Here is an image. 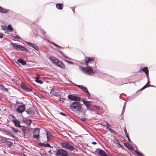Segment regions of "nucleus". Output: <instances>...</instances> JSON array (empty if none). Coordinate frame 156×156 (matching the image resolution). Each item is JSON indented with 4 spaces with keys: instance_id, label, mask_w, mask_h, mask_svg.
Instances as JSON below:
<instances>
[{
    "instance_id": "23",
    "label": "nucleus",
    "mask_w": 156,
    "mask_h": 156,
    "mask_svg": "<svg viewBox=\"0 0 156 156\" xmlns=\"http://www.w3.org/2000/svg\"><path fill=\"white\" fill-rule=\"evenodd\" d=\"M56 7L59 10H62V5L60 3H57L56 5Z\"/></svg>"
},
{
    "instance_id": "53",
    "label": "nucleus",
    "mask_w": 156,
    "mask_h": 156,
    "mask_svg": "<svg viewBox=\"0 0 156 156\" xmlns=\"http://www.w3.org/2000/svg\"><path fill=\"white\" fill-rule=\"evenodd\" d=\"M103 156H109L106 153H105L104 154V155Z\"/></svg>"
},
{
    "instance_id": "25",
    "label": "nucleus",
    "mask_w": 156,
    "mask_h": 156,
    "mask_svg": "<svg viewBox=\"0 0 156 156\" xmlns=\"http://www.w3.org/2000/svg\"><path fill=\"white\" fill-rule=\"evenodd\" d=\"M142 70L146 74H147L149 73V71L147 67H145L142 69Z\"/></svg>"
},
{
    "instance_id": "60",
    "label": "nucleus",
    "mask_w": 156,
    "mask_h": 156,
    "mask_svg": "<svg viewBox=\"0 0 156 156\" xmlns=\"http://www.w3.org/2000/svg\"><path fill=\"white\" fill-rule=\"evenodd\" d=\"M51 43V44H53V45H54L55 43H54V42H52Z\"/></svg>"
},
{
    "instance_id": "50",
    "label": "nucleus",
    "mask_w": 156,
    "mask_h": 156,
    "mask_svg": "<svg viewBox=\"0 0 156 156\" xmlns=\"http://www.w3.org/2000/svg\"><path fill=\"white\" fill-rule=\"evenodd\" d=\"M58 48H60L61 49L64 48L63 47H61V46H59L58 45Z\"/></svg>"
},
{
    "instance_id": "1",
    "label": "nucleus",
    "mask_w": 156,
    "mask_h": 156,
    "mask_svg": "<svg viewBox=\"0 0 156 156\" xmlns=\"http://www.w3.org/2000/svg\"><path fill=\"white\" fill-rule=\"evenodd\" d=\"M94 57H86L85 61L87 67L84 68L83 66H80V69L81 71H84L90 75H94V72L93 71L92 68H95L96 63L94 62Z\"/></svg>"
},
{
    "instance_id": "31",
    "label": "nucleus",
    "mask_w": 156,
    "mask_h": 156,
    "mask_svg": "<svg viewBox=\"0 0 156 156\" xmlns=\"http://www.w3.org/2000/svg\"><path fill=\"white\" fill-rule=\"evenodd\" d=\"M1 27L2 28V29L5 31L6 32L8 31V29L6 28V27L3 25H1Z\"/></svg>"
},
{
    "instance_id": "44",
    "label": "nucleus",
    "mask_w": 156,
    "mask_h": 156,
    "mask_svg": "<svg viewBox=\"0 0 156 156\" xmlns=\"http://www.w3.org/2000/svg\"><path fill=\"white\" fill-rule=\"evenodd\" d=\"M107 125H108V126L106 127V129H107L108 130H109V129H110V128L108 127V126L110 125L109 124H108V123H107Z\"/></svg>"
},
{
    "instance_id": "27",
    "label": "nucleus",
    "mask_w": 156,
    "mask_h": 156,
    "mask_svg": "<svg viewBox=\"0 0 156 156\" xmlns=\"http://www.w3.org/2000/svg\"><path fill=\"white\" fill-rule=\"evenodd\" d=\"M98 153L101 156H103L105 152L102 149H101L99 151Z\"/></svg>"
},
{
    "instance_id": "49",
    "label": "nucleus",
    "mask_w": 156,
    "mask_h": 156,
    "mask_svg": "<svg viewBox=\"0 0 156 156\" xmlns=\"http://www.w3.org/2000/svg\"><path fill=\"white\" fill-rule=\"evenodd\" d=\"M82 119L83 121H86L87 120L85 118H83Z\"/></svg>"
},
{
    "instance_id": "20",
    "label": "nucleus",
    "mask_w": 156,
    "mask_h": 156,
    "mask_svg": "<svg viewBox=\"0 0 156 156\" xmlns=\"http://www.w3.org/2000/svg\"><path fill=\"white\" fill-rule=\"evenodd\" d=\"M57 51L59 53H60L65 58L68 59L69 60H71V59L69 57L66 56L64 54L63 52L60 50L58 49Z\"/></svg>"
},
{
    "instance_id": "10",
    "label": "nucleus",
    "mask_w": 156,
    "mask_h": 156,
    "mask_svg": "<svg viewBox=\"0 0 156 156\" xmlns=\"http://www.w3.org/2000/svg\"><path fill=\"white\" fill-rule=\"evenodd\" d=\"M26 43L28 45H29L30 46L32 47V48H33L34 49H35L37 51H38V50H39L38 48V46L36 44H34L30 43L29 42H27Z\"/></svg>"
},
{
    "instance_id": "21",
    "label": "nucleus",
    "mask_w": 156,
    "mask_h": 156,
    "mask_svg": "<svg viewBox=\"0 0 156 156\" xmlns=\"http://www.w3.org/2000/svg\"><path fill=\"white\" fill-rule=\"evenodd\" d=\"M5 133L6 135H8L13 138L15 137L9 132L6 131Z\"/></svg>"
},
{
    "instance_id": "5",
    "label": "nucleus",
    "mask_w": 156,
    "mask_h": 156,
    "mask_svg": "<svg viewBox=\"0 0 156 156\" xmlns=\"http://www.w3.org/2000/svg\"><path fill=\"white\" fill-rule=\"evenodd\" d=\"M68 153L66 150L63 149H58L55 155L56 156H67Z\"/></svg>"
},
{
    "instance_id": "13",
    "label": "nucleus",
    "mask_w": 156,
    "mask_h": 156,
    "mask_svg": "<svg viewBox=\"0 0 156 156\" xmlns=\"http://www.w3.org/2000/svg\"><path fill=\"white\" fill-rule=\"evenodd\" d=\"M82 101L87 108H88V107L91 105V103L90 101H86L84 99L82 100Z\"/></svg>"
},
{
    "instance_id": "35",
    "label": "nucleus",
    "mask_w": 156,
    "mask_h": 156,
    "mask_svg": "<svg viewBox=\"0 0 156 156\" xmlns=\"http://www.w3.org/2000/svg\"><path fill=\"white\" fill-rule=\"evenodd\" d=\"M42 145H44L45 146L47 147H50V145L48 143H47L46 144H44V143H42L41 144Z\"/></svg>"
},
{
    "instance_id": "43",
    "label": "nucleus",
    "mask_w": 156,
    "mask_h": 156,
    "mask_svg": "<svg viewBox=\"0 0 156 156\" xmlns=\"http://www.w3.org/2000/svg\"><path fill=\"white\" fill-rule=\"evenodd\" d=\"M3 34L2 33H0V38H2L3 37Z\"/></svg>"
},
{
    "instance_id": "15",
    "label": "nucleus",
    "mask_w": 156,
    "mask_h": 156,
    "mask_svg": "<svg viewBox=\"0 0 156 156\" xmlns=\"http://www.w3.org/2000/svg\"><path fill=\"white\" fill-rule=\"evenodd\" d=\"M9 10L4 9L0 6V12L3 13H6L8 12Z\"/></svg>"
},
{
    "instance_id": "26",
    "label": "nucleus",
    "mask_w": 156,
    "mask_h": 156,
    "mask_svg": "<svg viewBox=\"0 0 156 156\" xmlns=\"http://www.w3.org/2000/svg\"><path fill=\"white\" fill-rule=\"evenodd\" d=\"M6 139V138L5 137L0 136V143H3L5 142Z\"/></svg>"
},
{
    "instance_id": "46",
    "label": "nucleus",
    "mask_w": 156,
    "mask_h": 156,
    "mask_svg": "<svg viewBox=\"0 0 156 156\" xmlns=\"http://www.w3.org/2000/svg\"><path fill=\"white\" fill-rule=\"evenodd\" d=\"M67 63L69 64H73V63L72 62H70V61H68V62H67Z\"/></svg>"
},
{
    "instance_id": "39",
    "label": "nucleus",
    "mask_w": 156,
    "mask_h": 156,
    "mask_svg": "<svg viewBox=\"0 0 156 156\" xmlns=\"http://www.w3.org/2000/svg\"><path fill=\"white\" fill-rule=\"evenodd\" d=\"M128 149L130 151H134V150H135L133 148L130 146L128 147Z\"/></svg>"
},
{
    "instance_id": "6",
    "label": "nucleus",
    "mask_w": 156,
    "mask_h": 156,
    "mask_svg": "<svg viewBox=\"0 0 156 156\" xmlns=\"http://www.w3.org/2000/svg\"><path fill=\"white\" fill-rule=\"evenodd\" d=\"M68 98L69 99L74 101H80L81 99L80 97L75 96L72 94L69 95L68 96Z\"/></svg>"
},
{
    "instance_id": "3",
    "label": "nucleus",
    "mask_w": 156,
    "mask_h": 156,
    "mask_svg": "<svg viewBox=\"0 0 156 156\" xmlns=\"http://www.w3.org/2000/svg\"><path fill=\"white\" fill-rule=\"evenodd\" d=\"M49 59L55 66H58L62 69H64L65 68V65L57 58L53 56H50Z\"/></svg>"
},
{
    "instance_id": "22",
    "label": "nucleus",
    "mask_w": 156,
    "mask_h": 156,
    "mask_svg": "<svg viewBox=\"0 0 156 156\" xmlns=\"http://www.w3.org/2000/svg\"><path fill=\"white\" fill-rule=\"evenodd\" d=\"M17 61L19 63L23 65H24L26 64V62L24 61L23 59H18L17 60Z\"/></svg>"
},
{
    "instance_id": "8",
    "label": "nucleus",
    "mask_w": 156,
    "mask_h": 156,
    "mask_svg": "<svg viewBox=\"0 0 156 156\" xmlns=\"http://www.w3.org/2000/svg\"><path fill=\"white\" fill-rule=\"evenodd\" d=\"M12 117V121L14 123L16 126L20 128L22 126H20V121L16 119L14 116L13 115Z\"/></svg>"
},
{
    "instance_id": "61",
    "label": "nucleus",
    "mask_w": 156,
    "mask_h": 156,
    "mask_svg": "<svg viewBox=\"0 0 156 156\" xmlns=\"http://www.w3.org/2000/svg\"><path fill=\"white\" fill-rule=\"evenodd\" d=\"M125 134L126 135V136L127 135H128L127 132H126V133H125Z\"/></svg>"
},
{
    "instance_id": "37",
    "label": "nucleus",
    "mask_w": 156,
    "mask_h": 156,
    "mask_svg": "<svg viewBox=\"0 0 156 156\" xmlns=\"http://www.w3.org/2000/svg\"><path fill=\"white\" fill-rule=\"evenodd\" d=\"M94 108H95V109L96 111H98L99 110L100 107L99 106H95Z\"/></svg>"
},
{
    "instance_id": "56",
    "label": "nucleus",
    "mask_w": 156,
    "mask_h": 156,
    "mask_svg": "<svg viewBox=\"0 0 156 156\" xmlns=\"http://www.w3.org/2000/svg\"><path fill=\"white\" fill-rule=\"evenodd\" d=\"M46 135H47V141H48V135L47 133Z\"/></svg>"
},
{
    "instance_id": "34",
    "label": "nucleus",
    "mask_w": 156,
    "mask_h": 156,
    "mask_svg": "<svg viewBox=\"0 0 156 156\" xmlns=\"http://www.w3.org/2000/svg\"><path fill=\"white\" fill-rule=\"evenodd\" d=\"M21 87L26 91L29 90L28 88L25 85H21Z\"/></svg>"
},
{
    "instance_id": "12",
    "label": "nucleus",
    "mask_w": 156,
    "mask_h": 156,
    "mask_svg": "<svg viewBox=\"0 0 156 156\" xmlns=\"http://www.w3.org/2000/svg\"><path fill=\"white\" fill-rule=\"evenodd\" d=\"M25 112L27 113L29 116L32 115L34 114V112L30 108L26 109Z\"/></svg>"
},
{
    "instance_id": "33",
    "label": "nucleus",
    "mask_w": 156,
    "mask_h": 156,
    "mask_svg": "<svg viewBox=\"0 0 156 156\" xmlns=\"http://www.w3.org/2000/svg\"><path fill=\"white\" fill-rule=\"evenodd\" d=\"M113 142L114 143V144H115L116 145H118V144L119 143V141L116 139H113Z\"/></svg>"
},
{
    "instance_id": "32",
    "label": "nucleus",
    "mask_w": 156,
    "mask_h": 156,
    "mask_svg": "<svg viewBox=\"0 0 156 156\" xmlns=\"http://www.w3.org/2000/svg\"><path fill=\"white\" fill-rule=\"evenodd\" d=\"M23 128L22 129V133H23L24 134V136H25V131L26 130V128L25 127L22 126Z\"/></svg>"
},
{
    "instance_id": "59",
    "label": "nucleus",
    "mask_w": 156,
    "mask_h": 156,
    "mask_svg": "<svg viewBox=\"0 0 156 156\" xmlns=\"http://www.w3.org/2000/svg\"><path fill=\"white\" fill-rule=\"evenodd\" d=\"M64 60L65 62H68V61H67V60H66V59H64Z\"/></svg>"
},
{
    "instance_id": "11",
    "label": "nucleus",
    "mask_w": 156,
    "mask_h": 156,
    "mask_svg": "<svg viewBox=\"0 0 156 156\" xmlns=\"http://www.w3.org/2000/svg\"><path fill=\"white\" fill-rule=\"evenodd\" d=\"M78 88L82 89L85 92L89 94V93L88 92L86 87H84L83 85H76Z\"/></svg>"
},
{
    "instance_id": "14",
    "label": "nucleus",
    "mask_w": 156,
    "mask_h": 156,
    "mask_svg": "<svg viewBox=\"0 0 156 156\" xmlns=\"http://www.w3.org/2000/svg\"><path fill=\"white\" fill-rule=\"evenodd\" d=\"M22 121L28 125H30L31 123V120L27 119L26 118H23L22 120Z\"/></svg>"
},
{
    "instance_id": "64",
    "label": "nucleus",
    "mask_w": 156,
    "mask_h": 156,
    "mask_svg": "<svg viewBox=\"0 0 156 156\" xmlns=\"http://www.w3.org/2000/svg\"><path fill=\"white\" fill-rule=\"evenodd\" d=\"M150 86H151V87H153V85H151V86L150 85Z\"/></svg>"
},
{
    "instance_id": "47",
    "label": "nucleus",
    "mask_w": 156,
    "mask_h": 156,
    "mask_svg": "<svg viewBox=\"0 0 156 156\" xmlns=\"http://www.w3.org/2000/svg\"><path fill=\"white\" fill-rule=\"evenodd\" d=\"M117 145H118L117 146H118L119 147H122V146L119 143H118Z\"/></svg>"
},
{
    "instance_id": "18",
    "label": "nucleus",
    "mask_w": 156,
    "mask_h": 156,
    "mask_svg": "<svg viewBox=\"0 0 156 156\" xmlns=\"http://www.w3.org/2000/svg\"><path fill=\"white\" fill-rule=\"evenodd\" d=\"M4 143L6 144L9 147H11L12 145V143L11 141H9L6 139Z\"/></svg>"
},
{
    "instance_id": "52",
    "label": "nucleus",
    "mask_w": 156,
    "mask_h": 156,
    "mask_svg": "<svg viewBox=\"0 0 156 156\" xmlns=\"http://www.w3.org/2000/svg\"><path fill=\"white\" fill-rule=\"evenodd\" d=\"M60 114H61V115H64V116H65L66 115L64 113H62V112H60Z\"/></svg>"
},
{
    "instance_id": "42",
    "label": "nucleus",
    "mask_w": 156,
    "mask_h": 156,
    "mask_svg": "<svg viewBox=\"0 0 156 156\" xmlns=\"http://www.w3.org/2000/svg\"><path fill=\"white\" fill-rule=\"evenodd\" d=\"M40 30L41 32H42L44 34L46 33L45 31L44 30L40 29Z\"/></svg>"
},
{
    "instance_id": "63",
    "label": "nucleus",
    "mask_w": 156,
    "mask_h": 156,
    "mask_svg": "<svg viewBox=\"0 0 156 156\" xmlns=\"http://www.w3.org/2000/svg\"><path fill=\"white\" fill-rule=\"evenodd\" d=\"M4 89H5V90H7V89H6V88H4Z\"/></svg>"
},
{
    "instance_id": "30",
    "label": "nucleus",
    "mask_w": 156,
    "mask_h": 156,
    "mask_svg": "<svg viewBox=\"0 0 156 156\" xmlns=\"http://www.w3.org/2000/svg\"><path fill=\"white\" fill-rule=\"evenodd\" d=\"M134 152L136 153V154L138 156H144L143 155L142 153H141L138 151H137L136 150H134Z\"/></svg>"
},
{
    "instance_id": "2",
    "label": "nucleus",
    "mask_w": 156,
    "mask_h": 156,
    "mask_svg": "<svg viewBox=\"0 0 156 156\" xmlns=\"http://www.w3.org/2000/svg\"><path fill=\"white\" fill-rule=\"evenodd\" d=\"M70 107L71 110L76 113H79L82 110V105L80 101H76L72 102L70 104Z\"/></svg>"
},
{
    "instance_id": "54",
    "label": "nucleus",
    "mask_w": 156,
    "mask_h": 156,
    "mask_svg": "<svg viewBox=\"0 0 156 156\" xmlns=\"http://www.w3.org/2000/svg\"><path fill=\"white\" fill-rule=\"evenodd\" d=\"M54 46H55L57 47H58V45L57 44H55V43H54Z\"/></svg>"
},
{
    "instance_id": "16",
    "label": "nucleus",
    "mask_w": 156,
    "mask_h": 156,
    "mask_svg": "<svg viewBox=\"0 0 156 156\" xmlns=\"http://www.w3.org/2000/svg\"><path fill=\"white\" fill-rule=\"evenodd\" d=\"M19 49L21 51L25 52V53H27L28 52V50L25 47L23 46H20Z\"/></svg>"
},
{
    "instance_id": "40",
    "label": "nucleus",
    "mask_w": 156,
    "mask_h": 156,
    "mask_svg": "<svg viewBox=\"0 0 156 156\" xmlns=\"http://www.w3.org/2000/svg\"><path fill=\"white\" fill-rule=\"evenodd\" d=\"M12 130L16 133H17L18 132V130L17 129H15L12 127Z\"/></svg>"
},
{
    "instance_id": "48",
    "label": "nucleus",
    "mask_w": 156,
    "mask_h": 156,
    "mask_svg": "<svg viewBox=\"0 0 156 156\" xmlns=\"http://www.w3.org/2000/svg\"><path fill=\"white\" fill-rule=\"evenodd\" d=\"M126 102H125V104H124V107H123V110L122 112H123L124 111V109H125V105H126Z\"/></svg>"
},
{
    "instance_id": "19",
    "label": "nucleus",
    "mask_w": 156,
    "mask_h": 156,
    "mask_svg": "<svg viewBox=\"0 0 156 156\" xmlns=\"http://www.w3.org/2000/svg\"><path fill=\"white\" fill-rule=\"evenodd\" d=\"M150 83V81L149 80L148 81V82L142 88L140 89V90H142L144 89H145L146 88L149 87L150 86V85L149 84V83Z\"/></svg>"
},
{
    "instance_id": "55",
    "label": "nucleus",
    "mask_w": 156,
    "mask_h": 156,
    "mask_svg": "<svg viewBox=\"0 0 156 156\" xmlns=\"http://www.w3.org/2000/svg\"><path fill=\"white\" fill-rule=\"evenodd\" d=\"M15 38H18V39H20V38L18 36H16L15 37Z\"/></svg>"
},
{
    "instance_id": "58",
    "label": "nucleus",
    "mask_w": 156,
    "mask_h": 156,
    "mask_svg": "<svg viewBox=\"0 0 156 156\" xmlns=\"http://www.w3.org/2000/svg\"><path fill=\"white\" fill-rule=\"evenodd\" d=\"M92 144H96V143L95 142H93L92 143Z\"/></svg>"
},
{
    "instance_id": "57",
    "label": "nucleus",
    "mask_w": 156,
    "mask_h": 156,
    "mask_svg": "<svg viewBox=\"0 0 156 156\" xmlns=\"http://www.w3.org/2000/svg\"><path fill=\"white\" fill-rule=\"evenodd\" d=\"M124 131L125 133H126L127 132L125 128L124 129Z\"/></svg>"
},
{
    "instance_id": "36",
    "label": "nucleus",
    "mask_w": 156,
    "mask_h": 156,
    "mask_svg": "<svg viewBox=\"0 0 156 156\" xmlns=\"http://www.w3.org/2000/svg\"><path fill=\"white\" fill-rule=\"evenodd\" d=\"M109 131L113 133L114 134H115L116 133V132L114 130H113L112 129H109Z\"/></svg>"
},
{
    "instance_id": "62",
    "label": "nucleus",
    "mask_w": 156,
    "mask_h": 156,
    "mask_svg": "<svg viewBox=\"0 0 156 156\" xmlns=\"http://www.w3.org/2000/svg\"><path fill=\"white\" fill-rule=\"evenodd\" d=\"M72 10L73 11V12H74V9H72Z\"/></svg>"
},
{
    "instance_id": "24",
    "label": "nucleus",
    "mask_w": 156,
    "mask_h": 156,
    "mask_svg": "<svg viewBox=\"0 0 156 156\" xmlns=\"http://www.w3.org/2000/svg\"><path fill=\"white\" fill-rule=\"evenodd\" d=\"M11 44L14 47L16 48L17 49H19L20 47V45H19L15 43H11Z\"/></svg>"
},
{
    "instance_id": "38",
    "label": "nucleus",
    "mask_w": 156,
    "mask_h": 156,
    "mask_svg": "<svg viewBox=\"0 0 156 156\" xmlns=\"http://www.w3.org/2000/svg\"><path fill=\"white\" fill-rule=\"evenodd\" d=\"M124 144L125 146L127 148L129 147V144L128 143H124Z\"/></svg>"
},
{
    "instance_id": "45",
    "label": "nucleus",
    "mask_w": 156,
    "mask_h": 156,
    "mask_svg": "<svg viewBox=\"0 0 156 156\" xmlns=\"http://www.w3.org/2000/svg\"><path fill=\"white\" fill-rule=\"evenodd\" d=\"M0 87L3 88H4V85L2 84V83L0 82Z\"/></svg>"
},
{
    "instance_id": "17",
    "label": "nucleus",
    "mask_w": 156,
    "mask_h": 156,
    "mask_svg": "<svg viewBox=\"0 0 156 156\" xmlns=\"http://www.w3.org/2000/svg\"><path fill=\"white\" fill-rule=\"evenodd\" d=\"M50 93L56 96H58L59 95L58 94L57 92H56L55 90L53 89H52Z\"/></svg>"
},
{
    "instance_id": "28",
    "label": "nucleus",
    "mask_w": 156,
    "mask_h": 156,
    "mask_svg": "<svg viewBox=\"0 0 156 156\" xmlns=\"http://www.w3.org/2000/svg\"><path fill=\"white\" fill-rule=\"evenodd\" d=\"M35 78L36 80H35V81L36 82L40 84H42V83H43V82L42 81L39 80L38 79V77H36Z\"/></svg>"
},
{
    "instance_id": "51",
    "label": "nucleus",
    "mask_w": 156,
    "mask_h": 156,
    "mask_svg": "<svg viewBox=\"0 0 156 156\" xmlns=\"http://www.w3.org/2000/svg\"><path fill=\"white\" fill-rule=\"evenodd\" d=\"M147 76V78L148 81L149 80V73H147V74H146Z\"/></svg>"
},
{
    "instance_id": "4",
    "label": "nucleus",
    "mask_w": 156,
    "mask_h": 156,
    "mask_svg": "<svg viewBox=\"0 0 156 156\" xmlns=\"http://www.w3.org/2000/svg\"><path fill=\"white\" fill-rule=\"evenodd\" d=\"M61 145L63 148H65L67 150L72 151L75 149V148L74 147L67 142H63L61 143Z\"/></svg>"
},
{
    "instance_id": "9",
    "label": "nucleus",
    "mask_w": 156,
    "mask_h": 156,
    "mask_svg": "<svg viewBox=\"0 0 156 156\" xmlns=\"http://www.w3.org/2000/svg\"><path fill=\"white\" fill-rule=\"evenodd\" d=\"M25 109L24 105H22L19 106L16 108V112L19 113H22L24 111Z\"/></svg>"
},
{
    "instance_id": "29",
    "label": "nucleus",
    "mask_w": 156,
    "mask_h": 156,
    "mask_svg": "<svg viewBox=\"0 0 156 156\" xmlns=\"http://www.w3.org/2000/svg\"><path fill=\"white\" fill-rule=\"evenodd\" d=\"M7 29H8L10 31L13 30V29L11 24H9L8 25Z\"/></svg>"
},
{
    "instance_id": "7",
    "label": "nucleus",
    "mask_w": 156,
    "mask_h": 156,
    "mask_svg": "<svg viewBox=\"0 0 156 156\" xmlns=\"http://www.w3.org/2000/svg\"><path fill=\"white\" fill-rule=\"evenodd\" d=\"M39 128H35L33 131V139H36L38 140L39 137Z\"/></svg>"
},
{
    "instance_id": "41",
    "label": "nucleus",
    "mask_w": 156,
    "mask_h": 156,
    "mask_svg": "<svg viewBox=\"0 0 156 156\" xmlns=\"http://www.w3.org/2000/svg\"><path fill=\"white\" fill-rule=\"evenodd\" d=\"M126 137L127 138L128 141L130 142H132L131 140H130L129 136L128 135H126Z\"/></svg>"
}]
</instances>
